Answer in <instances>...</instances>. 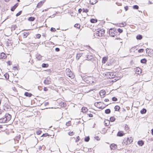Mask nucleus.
Instances as JSON below:
<instances>
[{"mask_svg": "<svg viewBox=\"0 0 153 153\" xmlns=\"http://www.w3.org/2000/svg\"><path fill=\"white\" fill-rule=\"evenodd\" d=\"M41 35L40 34H38L36 36V37L37 38L39 39L41 37Z\"/></svg>", "mask_w": 153, "mask_h": 153, "instance_id": "nucleus-55", "label": "nucleus"}, {"mask_svg": "<svg viewBox=\"0 0 153 153\" xmlns=\"http://www.w3.org/2000/svg\"><path fill=\"white\" fill-rule=\"evenodd\" d=\"M42 56H41L40 55H37V56H36V58L39 60H42Z\"/></svg>", "mask_w": 153, "mask_h": 153, "instance_id": "nucleus-29", "label": "nucleus"}, {"mask_svg": "<svg viewBox=\"0 0 153 153\" xmlns=\"http://www.w3.org/2000/svg\"><path fill=\"white\" fill-rule=\"evenodd\" d=\"M79 136H78L76 137V142H77L79 141Z\"/></svg>", "mask_w": 153, "mask_h": 153, "instance_id": "nucleus-54", "label": "nucleus"}, {"mask_svg": "<svg viewBox=\"0 0 153 153\" xmlns=\"http://www.w3.org/2000/svg\"><path fill=\"white\" fill-rule=\"evenodd\" d=\"M105 33V30L102 29L99 30L96 32L97 36L99 37L102 36Z\"/></svg>", "mask_w": 153, "mask_h": 153, "instance_id": "nucleus-5", "label": "nucleus"}, {"mask_svg": "<svg viewBox=\"0 0 153 153\" xmlns=\"http://www.w3.org/2000/svg\"><path fill=\"white\" fill-rule=\"evenodd\" d=\"M42 68H46L48 67V64H47L43 63L42 64Z\"/></svg>", "mask_w": 153, "mask_h": 153, "instance_id": "nucleus-35", "label": "nucleus"}, {"mask_svg": "<svg viewBox=\"0 0 153 153\" xmlns=\"http://www.w3.org/2000/svg\"><path fill=\"white\" fill-rule=\"evenodd\" d=\"M42 149V146H40L39 147V150Z\"/></svg>", "mask_w": 153, "mask_h": 153, "instance_id": "nucleus-64", "label": "nucleus"}, {"mask_svg": "<svg viewBox=\"0 0 153 153\" xmlns=\"http://www.w3.org/2000/svg\"><path fill=\"white\" fill-rule=\"evenodd\" d=\"M133 8L134 9H138L139 8V7L137 5H134L133 7Z\"/></svg>", "mask_w": 153, "mask_h": 153, "instance_id": "nucleus-43", "label": "nucleus"}, {"mask_svg": "<svg viewBox=\"0 0 153 153\" xmlns=\"http://www.w3.org/2000/svg\"><path fill=\"white\" fill-rule=\"evenodd\" d=\"M129 128L128 126L127 125H126L125 126V129H126V130H127L129 129Z\"/></svg>", "mask_w": 153, "mask_h": 153, "instance_id": "nucleus-53", "label": "nucleus"}, {"mask_svg": "<svg viewBox=\"0 0 153 153\" xmlns=\"http://www.w3.org/2000/svg\"><path fill=\"white\" fill-rule=\"evenodd\" d=\"M84 80L86 83L91 84L94 82L95 79L93 77L88 76L85 78Z\"/></svg>", "mask_w": 153, "mask_h": 153, "instance_id": "nucleus-2", "label": "nucleus"}, {"mask_svg": "<svg viewBox=\"0 0 153 153\" xmlns=\"http://www.w3.org/2000/svg\"><path fill=\"white\" fill-rule=\"evenodd\" d=\"M120 109V107L118 105H116L114 107V109L115 111H119Z\"/></svg>", "mask_w": 153, "mask_h": 153, "instance_id": "nucleus-32", "label": "nucleus"}, {"mask_svg": "<svg viewBox=\"0 0 153 153\" xmlns=\"http://www.w3.org/2000/svg\"><path fill=\"white\" fill-rule=\"evenodd\" d=\"M125 135V133L122 131H119L117 134V135L119 137H122Z\"/></svg>", "mask_w": 153, "mask_h": 153, "instance_id": "nucleus-11", "label": "nucleus"}, {"mask_svg": "<svg viewBox=\"0 0 153 153\" xmlns=\"http://www.w3.org/2000/svg\"><path fill=\"white\" fill-rule=\"evenodd\" d=\"M144 51V49H139L138 51V52L139 53L143 52Z\"/></svg>", "mask_w": 153, "mask_h": 153, "instance_id": "nucleus-46", "label": "nucleus"}, {"mask_svg": "<svg viewBox=\"0 0 153 153\" xmlns=\"http://www.w3.org/2000/svg\"><path fill=\"white\" fill-rule=\"evenodd\" d=\"M68 134L69 136H72V135L74 134V133L73 131H70L68 133Z\"/></svg>", "mask_w": 153, "mask_h": 153, "instance_id": "nucleus-44", "label": "nucleus"}, {"mask_svg": "<svg viewBox=\"0 0 153 153\" xmlns=\"http://www.w3.org/2000/svg\"><path fill=\"white\" fill-rule=\"evenodd\" d=\"M83 53H78L77 54L76 56V59L78 60H79L80 58L82 56V54Z\"/></svg>", "mask_w": 153, "mask_h": 153, "instance_id": "nucleus-18", "label": "nucleus"}, {"mask_svg": "<svg viewBox=\"0 0 153 153\" xmlns=\"http://www.w3.org/2000/svg\"><path fill=\"white\" fill-rule=\"evenodd\" d=\"M146 62H147V60L145 58L143 59H141L140 60V62H141V63H142L145 64L146 63Z\"/></svg>", "mask_w": 153, "mask_h": 153, "instance_id": "nucleus-24", "label": "nucleus"}, {"mask_svg": "<svg viewBox=\"0 0 153 153\" xmlns=\"http://www.w3.org/2000/svg\"><path fill=\"white\" fill-rule=\"evenodd\" d=\"M136 38L138 40H140L142 38V36L141 35H138L136 37Z\"/></svg>", "mask_w": 153, "mask_h": 153, "instance_id": "nucleus-30", "label": "nucleus"}, {"mask_svg": "<svg viewBox=\"0 0 153 153\" xmlns=\"http://www.w3.org/2000/svg\"><path fill=\"white\" fill-rule=\"evenodd\" d=\"M110 147L111 149H114L117 148V145L114 144H112L110 145Z\"/></svg>", "mask_w": 153, "mask_h": 153, "instance_id": "nucleus-14", "label": "nucleus"}, {"mask_svg": "<svg viewBox=\"0 0 153 153\" xmlns=\"http://www.w3.org/2000/svg\"><path fill=\"white\" fill-rule=\"evenodd\" d=\"M120 25H122V27L125 26L126 25V23L125 22H124L123 23H122L121 24H120Z\"/></svg>", "mask_w": 153, "mask_h": 153, "instance_id": "nucleus-52", "label": "nucleus"}, {"mask_svg": "<svg viewBox=\"0 0 153 153\" xmlns=\"http://www.w3.org/2000/svg\"><path fill=\"white\" fill-rule=\"evenodd\" d=\"M51 30L52 32H55L56 31V30L55 28L52 27L51 29Z\"/></svg>", "mask_w": 153, "mask_h": 153, "instance_id": "nucleus-49", "label": "nucleus"}, {"mask_svg": "<svg viewBox=\"0 0 153 153\" xmlns=\"http://www.w3.org/2000/svg\"><path fill=\"white\" fill-rule=\"evenodd\" d=\"M82 11L83 12L87 13L88 11V10L87 9L83 8L82 9Z\"/></svg>", "mask_w": 153, "mask_h": 153, "instance_id": "nucleus-41", "label": "nucleus"}, {"mask_svg": "<svg viewBox=\"0 0 153 153\" xmlns=\"http://www.w3.org/2000/svg\"><path fill=\"white\" fill-rule=\"evenodd\" d=\"M128 7L127 6H126L124 7V9L126 11H127L128 10Z\"/></svg>", "mask_w": 153, "mask_h": 153, "instance_id": "nucleus-58", "label": "nucleus"}, {"mask_svg": "<svg viewBox=\"0 0 153 153\" xmlns=\"http://www.w3.org/2000/svg\"><path fill=\"white\" fill-rule=\"evenodd\" d=\"M74 27H75L79 29V28L80 27V25L78 24H76L74 25Z\"/></svg>", "mask_w": 153, "mask_h": 153, "instance_id": "nucleus-34", "label": "nucleus"}, {"mask_svg": "<svg viewBox=\"0 0 153 153\" xmlns=\"http://www.w3.org/2000/svg\"><path fill=\"white\" fill-rule=\"evenodd\" d=\"M133 141L131 137H128L127 139L126 138L124 139L123 143L124 145H127L130 144Z\"/></svg>", "mask_w": 153, "mask_h": 153, "instance_id": "nucleus-3", "label": "nucleus"}, {"mask_svg": "<svg viewBox=\"0 0 153 153\" xmlns=\"http://www.w3.org/2000/svg\"><path fill=\"white\" fill-rule=\"evenodd\" d=\"M105 75H107L109 78H113L115 76L113 73L111 72H107Z\"/></svg>", "mask_w": 153, "mask_h": 153, "instance_id": "nucleus-9", "label": "nucleus"}, {"mask_svg": "<svg viewBox=\"0 0 153 153\" xmlns=\"http://www.w3.org/2000/svg\"><path fill=\"white\" fill-rule=\"evenodd\" d=\"M18 3H17L16 4H15L14 6H13L11 9V10L12 11H13L18 6Z\"/></svg>", "mask_w": 153, "mask_h": 153, "instance_id": "nucleus-16", "label": "nucleus"}, {"mask_svg": "<svg viewBox=\"0 0 153 153\" xmlns=\"http://www.w3.org/2000/svg\"><path fill=\"white\" fill-rule=\"evenodd\" d=\"M137 143L139 146H142L143 145L144 143L143 140H141L137 142Z\"/></svg>", "mask_w": 153, "mask_h": 153, "instance_id": "nucleus-17", "label": "nucleus"}, {"mask_svg": "<svg viewBox=\"0 0 153 153\" xmlns=\"http://www.w3.org/2000/svg\"><path fill=\"white\" fill-rule=\"evenodd\" d=\"M115 30L114 29H110L109 30V34L111 36L114 37L115 35Z\"/></svg>", "mask_w": 153, "mask_h": 153, "instance_id": "nucleus-6", "label": "nucleus"}, {"mask_svg": "<svg viewBox=\"0 0 153 153\" xmlns=\"http://www.w3.org/2000/svg\"><path fill=\"white\" fill-rule=\"evenodd\" d=\"M90 139V138L89 136L85 137V141L86 142H88Z\"/></svg>", "mask_w": 153, "mask_h": 153, "instance_id": "nucleus-37", "label": "nucleus"}, {"mask_svg": "<svg viewBox=\"0 0 153 153\" xmlns=\"http://www.w3.org/2000/svg\"><path fill=\"white\" fill-rule=\"evenodd\" d=\"M118 31L120 33H121L123 32V30H122L120 28H119L118 29Z\"/></svg>", "mask_w": 153, "mask_h": 153, "instance_id": "nucleus-50", "label": "nucleus"}, {"mask_svg": "<svg viewBox=\"0 0 153 153\" xmlns=\"http://www.w3.org/2000/svg\"><path fill=\"white\" fill-rule=\"evenodd\" d=\"M44 1H41L39 2L37 5L36 6L37 7L39 8L41 7L43 3H44Z\"/></svg>", "mask_w": 153, "mask_h": 153, "instance_id": "nucleus-12", "label": "nucleus"}, {"mask_svg": "<svg viewBox=\"0 0 153 153\" xmlns=\"http://www.w3.org/2000/svg\"><path fill=\"white\" fill-rule=\"evenodd\" d=\"M107 60V58L106 57H103L102 59V62L103 63H105Z\"/></svg>", "mask_w": 153, "mask_h": 153, "instance_id": "nucleus-25", "label": "nucleus"}, {"mask_svg": "<svg viewBox=\"0 0 153 153\" xmlns=\"http://www.w3.org/2000/svg\"><path fill=\"white\" fill-rule=\"evenodd\" d=\"M24 95L26 96L29 97H30L32 95V94L31 93H29L27 92H25V93Z\"/></svg>", "mask_w": 153, "mask_h": 153, "instance_id": "nucleus-19", "label": "nucleus"}, {"mask_svg": "<svg viewBox=\"0 0 153 153\" xmlns=\"http://www.w3.org/2000/svg\"><path fill=\"white\" fill-rule=\"evenodd\" d=\"M82 10L81 9V8L79 9L78 10L79 13H80Z\"/></svg>", "mask_w": 153, "mask_h": 153, "instance_id": "nucleus-59", "label": "nucleus"}, {"mask_svg": "<svg viewBox=\"0 0 153 153\" xmlns=\"http://www.w3.org/2000/svg\"><path fill=\"white\" fill-rule=\"evenodd\" d=\"M97 19H90V22L92 23H95L97 22Z\"/></svg>", "mask_w": 153, "mask_h": 153, "instance_id": "nucleus-26", "label": "nucleus"}, {"mask_svg": "<svg viewBox=\"0 0 153 153\" xmlns=\"http://www.w3.org/2000/svg\"><path fill=\"white\" fill-rule=\"evenodd\" d=\"M4 109L6 111H9L11 108L10 106L7 104L5 103L3 106Z\"/></svg>", "mask_w": 153, "mask_h": 153, "instance_id": "nucleus-7", "label": "nucleus"}, {"mask_svg": "<svg viewBox=\"0 0 153 153\" xmlns=\"http://www.w3.org/2000/svg\"><path fill=\"white\" fill-rule=\"evenodd\" d=\"M25 34L27 35V36L29 35L30 33V32L29 31L25 32Z\"/></svg>", "mask_w": 153, "mask_h": 153, "instance_id": "nucleus-61", "label": "nucleus"}, {"mask_svg": "<svg viewBox=\"0 0 153 153\" xmlns=\"http://www.w3.org/2000/svg\"><path fill=\"white\" fill-rule=\"evenodd\" d=\"M27 36L25 34V32L23 33V37L24 38H26L27 37Z\"/></svg>", "mask_w": 153, "mask_h": 153, "instance_id": "nucleus-40", "label": "nucleus"}, {"mask_svg": "<svg viewBox=\"0 0 153 153\" xmlns=\"http://www.w3.org/2000/svg\"><path fill=\"white\" fill-rule=\"evenodd\" d=\"M42 132V131H41L40 130H38L36 131V134L38 135H39L41 134Z\"/></svg>", "mask_w": 153, "mask_h": 153, "instance_id": "nucleus-48", "label": "nucleus"}, {"mask_svg": "<svg viewBox=\"0 0 153 153\" xmlns=\"http://www.w3.org/2000/svg\"><path fill=\"white\" fill-rule=\"evenodd\" d=\"M22 13V11H20L18 13H17L16 14V16H18L19 15H20Z\"/></svg>", "mask_w": 153, "mask_h": 153, "instance_id": "nucleus-45", "label": "nucleus"}, {"mask_svg": "<svg viewBox=\"0 0 153 153\" xmlns=\"http://www.w3.org/2000/svg\"><path fill=\"white\" fill-rule=\"evenodd\" d=\"M111 112V110L109 109H106L105 110V113L106 114H109Z\"/></svg>", "mask_w": 153, "mask_h": 153, "instance_id": "nucleus-31", "label": "nucleus"}, {"mask_svg": "<svg viewBox=\"0 0 153 153\" xmlns=\"http://www.w3.org/2000/svg\"><path fill=\"white\" fill-rule=\"evenodd\" d=\"M6 55L4 53L2 52L0 53V59H4L6 58Z\"/></svg>", "mask_w": 153, "mask_h": 153, "instance_id": "nucleus-10", "label": "nucleus"}, {"mask_svg": "<svg viewBox=\"0 0 153 153\" xmlns=\"http://www.w3.org/2000/svg\"><path fill=\"white\" fill-rule=\"evenodd\" d=\"M55 50L56 51L58 52L60 51V49L59 48H55Z\"/></svg>", "mask_w": 153, "mask_h": 153, "instance_id": "nucleus-57", "label": "nucleus"}, {"mask_svg": "<svg viewBox=\"0 0 153 153\" xmlns=\"http://www.w3.org/2000/svg\"><path fill=\"white\" fill-rule=\"evenodd\" d=\"M90 2L91 4L94 5L97 2V0H90Z\"/></svg>", "mask_w": 153, "mask_h": 153, "instance_id": "nucleus-20", "label": "nucleus"}, {"mask_svg": "<svg viewBox=\"0 0 153 153\" xmlns=\"http://www.w3.org/2000/svg\"><path fill=\"white\" fill-rule=\"evenodd\" d=\"M11 118V116L8 113H6L3 117L0 119V123H4L9 121Z\"/></svg>", "mask_w": 153, "mask_h": 153, "instance_id": "nucleus-1", "label": "nucleus"}, {"mask_svg": "<svg viewBox=\"0 0 153 153\" xmlns=\"http://www.w3.org/2000/svg\"><path fill=\"white\" fill-rule=\"evenodd\" d=\"M94 58V56L90 54L88 55L87 56V60H91Z\"/></svg>", "mask_w": 153, "mask_h": 153, "instance_id": "nucleus-15", "label": "nucleus"}, {"mask_svg": "<svg viewBox=\"0 0 153 153\" xmlns=\"http://www.w3.org/2000/svg\"><path fill=\"white\" fill-rule=\"evenodd\" d=\"M135 49V47H133L130 50V52H134Z\"/></svg>", "mask_w": 153, "mask_h": 153, "instance_id": "nucleus-38", "label": "nucleus"}, {"mask_svg": "<svg viewBox=\"0 0 153 153\" xmlns=\"http://www.w3.org/2000/svg\"><path fill=\"white\" fill-rule=\"evenodd\" d=\"M66 75L71 78L74 77V75L72 73L71 70L69 68H67L66 70Z\"/></svg>", "mask_w": 153, "mask_h": 153, "instance_id": "nucleus-4", "label": "nucleus"}, {"mask_svg": "<svg viewBox=\"0 0 153 153\" xmlns=\"http://www.w3.org/2000/svg\"><path fill=\"white\" fill-rule=\"evenodd\" d=\"M112 100L113 101L115 102L117 101V98L114 97L112 98Z\"/></svg>", "mask_w": 153, "mask_h": 153, "instance_id": "nucleus-42", "label": "nucleus"}, {"mask_svg": "<svg viewBox=\"0 0 153 153\" xmlns=\"http://www.w3.org/2000/svg\"><path fill=\"white\" fill-rule=\"evenodd\" d=\"M105 91L104 90H102L100 92V95L101 97H102L105 94Z\"/></svg>", "mask_w": 153, "mask_h": 153, "instance_id": "nucleus-13", "label": "nucleus"}, {"mask_svg": "<svg viewBox=\"0 0 153 153\" xmlns=\"http://www.w3.org/2000/svg\"><path fill=\"white\" fill-rule=\"evenodd\" d=\"M82 110L83 112L85 113L87 111L88 109L86 107H83L82 108Z\"/></svg>", "mask_w": 153, "mask_h": 153, "instance_id": "nucleus-22", "label": "nucleus"}, {"mask_svg": "<svg viewBox=\"0 0 153 153\" xmlns=\"http://www.w3.org/2000/svg\"><path fill=\"white\" fill-rule=\"evenodd\" d=\"M115 120V118L114 117H111L110 118V120L112 122L114 121Z\"/></svg>", "mask_w": 153, "mask_h": 153, "instance_id": "nucleus-36", "label": "nucleus"}, {"mask_svg": "<svg viewBox=\"0 0 153 153\" xmlns=\"http://www.w3.org/2000/svg\"><path fill=\"white\" fill-rule=\"evenodd\" d=\"M71 122L70 121H69L68 122L66 123V125L67 126H70L71 125Z\"/></svg>", "mask_w": 153, "mask_h": 153, "instance_id": "nucleus-47", "label": "nucleus"}, {"mask_svg": "<svg viewBox=\"0 0 153 153\" xmlns=\"http://www.w3.org/2000/svg\"><path fill=\"white\" fill-rule=\"evenodd\" d=\"M45 149V146L44 145H42V149L43 150H44Z\"/></svg>", "mask_w": 153, "mask_h": 153, "instance_id": "nucleus-63", "label": "nucleus"}, {"mask_svg": "<svg viewBox=\"0 0 153 153\" xmlns=\"http://www.w3.org/2000/svg\"><path fill=\"white\" fill-rule=\"evenodd\" d=\"M88 115L89 117H93V114H88Z\"/></svg>", "mask_w": 153, "mask_h": 153, "instance_id": "nucleus-60", "label": "nucleus"}, {"mask_svg": "<svg viewBox=\"0 0 153 153\" xmlns=\"http://www.w3.org/2000/svg\"><path fill=\"white\" fill-rule=\"evenodd\" d=\"M51 79L50 77H47L45 79L44 81V83L45 84L49 85L51 83Z\"/></svg>", "mask_w": 153, "mask_h": 153, "instance_id": "nucleus-8", "label": "nucleus"}, {"mask_svg": "<svg viewBox=\"0 0 153 153\" xmlns=\"http://www.w3.org/2000/svg\"><path fill=\"white\" fill-rule=\"evenodd\" d=\"M104 123L105 126H108L110 122L109 120H105Z\"/></svg>", "mask_w": 153, "mask_h": 153, "instance_id": "nucleus-21", "label": "nucleus"}, {"mask_svg": "<svg viewBox=\"0 0 153 153\" xmlns=\"http://www.w3.org/2000/svg\"><path fill=\"white\" fill-rule=\"evenodd\" d=\"M136 71L137 72V73L138 74H139L141 73V69L139 68H137Z\"/></svg>", "mask_w": 153, "mask_h": 153, "instance_id": "nucleus-23", "label": "nucleus"}, {"mask_svg": "<svg viewBox=\"0 0 153 153\" xmlns=\"http://www.w3.org/2000/svg\"><path fill=\"white\" fill-rule=\"evenodd\" d=\"M44 90L45 91H48V89L46 87H45L44 88Z\"/></svg>", "mask_w": 153, "mask_h": 153, "instance_id": "nucleus-62", "label": "nucleus"}, {"mask_svg": "<svg viewBox=\"0 0 153 153\" xmlns=\"http://www.w3.org/2000/svg\"><path fill=\"white\" fill-rule=\"evenodd\" d=\"M4 76L6 79H9V75L8 74L6 73L4 74Z\"/></svg>", "mask_w": 153, "mask_h": 153, "instance_id": "nucleus-33", "label": "nucleus"}, {"mask_svg": "<svg viewBox=\"0 0 153 153\" xmlns=\"http://www.w3.org/2000/svg\"><path fill=\"white\" fill-rule=\"evenodd\" d=\"M48 133H45V134H43L41 136V137H46L47 136H48Z\"/></svg>", "mask_w": 153, "mask_h": 153, "instance_id": "nucleus-51", "label": "nucleus"}, {"mask_svg": "<svg viewBox=\"0 0 153 153\" xmlns=\"http://www.w3.org/2000/svg\"><path fill=\"white\" fill-rule=\"evenodd\" d=\"M146 110L145 108H143L140 111V113L142 114H144L146 113Z\"/></svg>", "mask_w": 153, "mask_h": 153, "instance_id": "nucleus-28", "label": "nucleus"}, {"mask_svg": "<svg viewBox=\"0 0 153 153\" xmlns=\"http://www.w3.org/2000/svg\"><path fill=\"white\" fill-rule=\"evenodd\" d=\"M98 138L99 137L98 136H96L94 137V138L98 141H99L100 140V139H98Z\"/></svg>", "mask_w": 153, "mask_h": 153, "instance_id": "nucleus-56", "label": "nucleus"}, {"mask_svg": "<svg viewBox=\"0 0 153 153\" xmlns=\"http://www.w3.org/2000/svg\"><path fill=\"white\" fill-rule=\"evenodd\" d=\"M60 104V105L61 106L63 107H64L66 105L65 103L64 102H61Z\"/></svg>", "mask_w": 153, "mask_h": 153, "instance_id": "nucleus-39", "label": "nucleus"}, {"mask_svg": "<svg viewBox=\"0 0 153 153\" xmlns=\"http://www.w3.org/2000/svg\"><path fill=\"white\" fill-rule=\"evenodd\" d=\"M35 19V18L34 17H30L28 19V20L30 21H33Z\"/></svg>", "mask_w": 153, "mask_h": 153, "instance_id": "nucleus-27", "label": "nucleus"}]
</instances>
